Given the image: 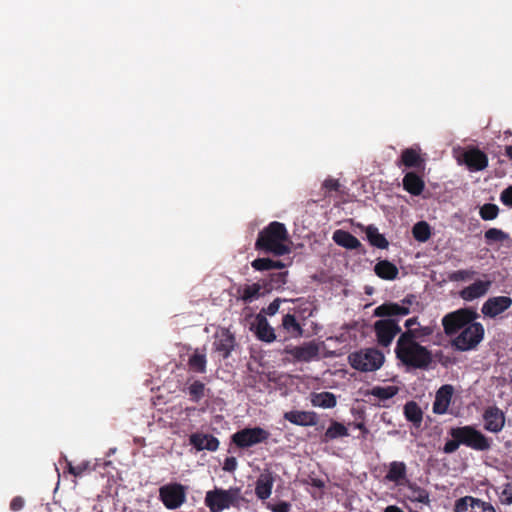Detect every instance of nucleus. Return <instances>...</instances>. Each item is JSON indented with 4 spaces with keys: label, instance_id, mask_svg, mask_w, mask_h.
I'll list each match as a JSON object with an SVG mask.
<instances>
[{
    "label": "nucleus",
    "instance_id": "obj_1",
    "mask_svg": "<svg viewBox=\"0 0 512 512\" xmlns=\"http://www.w3.org/2000/svg\"><path fill=\"white\" fill-rule=\"evenodd\" d=\"M413 295H409L402 300V303L385 302L374 309L375 317L387 318L380 319L374 323V331L377 342L382 347L391 345L395 336L401 333V327L394 316H406L410 313L409 306L412 304Z\"/></svg>",
    "mask_w": 512,
    "mask_h": 512
},
{
    "label": "nucleus",
    "instance_id": "obj_2",
    "mask_svg": "<svg viewBox=\"0 0 512 512\" xmlns=\"http://www.w3.org/2000/svg\"><path fill=\"white\" fill-rule=\"evenodd\" d=\"M451 439L444 444L442 451L445 454L456 452L460 445L475 451H488L492 447V439L483 434L473 425L457 426L449 429Z\"/></svg>",
    "mask_w": 512,
    "mask_h": 512
},
{
    "label": "nucleus",
    "instance_id": "obj_3",
    "mask_svg": "<svg viewBox=\"0 0 512 512\" xmlns=\"http://www.w3.org/2000/svg\"><path fill=\"white\" fill-rule=\"evenodd\" d=\"M451 439L444 444L442 451L445 454L456 452L460 445L475 451H488L492 447V439L483 434L473 425L457 426L449 429Z\"/></svg>",
    "mask_w": 512,
    "mask_h": 512
},
{
    "label": "nucleus",
    "instance_id": "obj_4",
    "mask_svg": "<svg viewBox=\"0 0 512 512\" xmlns=\"http://www.w3.org/2000/svg\"><path fill=\"white\" fill-rule=\"evenodd\" d=\"M410 332H403L399 336L395 354L405 366L414 369H427L433 361L432 353L418 341H412Z\"/></svg>",
    "mask_w": 512,
    "mask_h": 512
},
{
    "label": "nucleus",
    "instance_id": "obj_5",
    "mask_svg": "<svg viewBox=\"0 0 512 512\" xmlns=\"http://www.w3.org/2000/svg\"><path fill=\"white\" fill-rule=\"evenodd\" d=\"M290 244L285 225L277 221L271 222L258 235V249H264L276 256L289 254L291 252Z\"/></svg>",
    "mask_w": 512,
    "mask_h": 512
},
{
    "label": "nucleus",
    "instance_id": "obj_6",
    "mask_svg": "<svg viewBox=\"0 0 512 512\" xmlns=\"http://www.w3.org/2000/svg\"><path fill=\"white\" fill-rule=\"evenodd\" d=\"M350 365L362 372L378 370L384 363V355L376 348L361 349L348 356Z\"/></svg>",
    "mask_w": 512,
    "mask_h": 512
},
{
    "label": "nucleus",
    "instance_id": "obj_7",
    "mask_svg": "<svg viewBox=\"0 0 512 512\" xmlns=\"http://www.w3.org/2000/svg\"><path fill=\"white\" fill-rule=\"evenodd\" d=\"M485 334L484 326L480 322H474L465 327L451 341L452 347L460 352L471 351L477 348Z\"/></svg>",
    "mask_w": 512,
    "mask_h": 512
},
{
    "label": "nucleus",
    "instance_id": "obj_8",
    "mask_svg": "<svg viewBox=\"0 0 512 512\" xmlns=\"http://www.w3.org/2000/svg\"><path fill=\"white\" fill-rule=\"evenodd\" d=\"M477 317L478 314L473 308H460L450 312L442 318L444 332L448 336L455 335L458 331L474 323Z\"/></svg>",
    "mask_w": 512,
    "mask_h": 512
},
{
    "label": "nucleus",
    "instance_id": "obj_9",
    "mask_svg": "<svg viewBox=\"0 0 512 512\" xmlns=\"http://www.w3.org/2000/svg\"><path fill=\"white\" fill-rule=\"evenodd\" d=\"M236 499V492L215 488L206 492L204 502L210 512H222L223 510L230 508Z\"/></svg>",
    "mask_w": 512,
    "mask_h": 512
},
{
    "label": "nucleus",
    "instance_id": "obj_10",
    "mask_svg": "<svg viewBox=\"0 0 512 512\" xmlns=\"http://www.w3.org/2000/svg\"><path fill=\"white\" fill-rule=\"evenodd\" d=\"M159 498L167 509L175 510L186 500L185 487L180 483L166 484L160 487Z\"/></svg>",
    "mask_w": 512,
    "mask_h": 512
},
{
    "label": "nucleus",
    "instance_id": "obj_11",
    "mask_svg": "<svg viewBox=\"0 0 512 512\" xmlns=\"http://www.w3.org/2000/svg\"><path fill=\"white\" fill-rule=\"evenodd\" d=\"M453 512H497L491 502L466 495L455 500Z\"/></svg>",
    "mask_w": 512,
    "mask_h": 512
},
{
    "label": "nucleus",
    "instance_id": "obj_12",
    "mask_svg": "<svg viewBox=\"0 0 512 512\" xmlns=\"http://www.w3.org/2000/svg\"><path fill=\"white\" fill-rule=\"evenodd\" d=\"M236 345L235 336L226 328L217 330L214 334L213 351L221 358L226 359L230 356Z\"/></svg>",
    "mask_w": 512,
    "mask_h": 512
},
{
    "label": "nucleus",
    "instance_id": "obj_13",
    "mask_svg": "<svg viewBox=\"0 0 512 512\" xmlns=\"http://www.w3.org/2000/svg\"><path fill=\"white\" fill-rule=\"evenodd\" d=\"M482 418L484 421V429L491 433H499L505 426V414L497 406L487 407Z\"/></svg>",
    "mask_w": 512,
    "mask_h": 512
},
{
    "label": "nucleus",
    "instance_id": "obj_14",
    "mask_svg": "<svg viewBox=\"0 0 512 512\" xmlns=\"http://www.w3.org/2000/svg\"><path fill=\"white\" fill-rule=\"evenodd\" d=\"M512 306V298L508 296H495L487 299L481 312L490 318H495Z\"/></svg>",
    "mask_w": 512,
    "mask_h": 512
},
{
    "label": "nucleus",
    "instance_id": "obj_15",
    "mask_svg": "<svg viewBox=\"0 0 512 512\" xmlns=\"http://www.w3.org/2000/svg\"><path fill=\"white\" fill-rule=\"evenodd\" d=\"M285 353L300 362H310L319 354V348L314 342L304 343L301 346L286 347Z\"/></svg>",
    "mask_w": 512,
    "mask_h": 512
},
{
    "label": "nucleus",
    "instance_id": "obj_16",
    "mask_svg": "<svg viewBox=\"0 0 512 512\" xmlns=\"http://www.w3.org/2000/svg\"><path fill=\"white\" fill-rule=\"evenodd\" d=\"M397 166L423 170L425 168V159L420 155V148L410 147L402 150Z\"/></svg>",
    "mask_w": 512,
    "mask_h": 512
},
{
    "label": "nucleus",
    "instance_id": "obj_17",
    "mask_svg": "<svg viewBox=\"0 0 512 512\" xmlns=\"http://www.w3.org/2000/svg\"><path fill=\"white\" fill-rule=\"evenodd\" d=\"M463 161L470 171H481L488 166L487 155L478 148L467 150L463 154Z\"/></svg>",
    "mask_w": 512,
    "mask_h": 512
},
{
    "label": "nucleus",
    "instance_id": "obj_18",
    "mask_svg": "<svg viewBox=\"0 0 512 512\" xmlns=\"http://www.w3.org/2000/svg\"><path fill=\"white\" fill-rule=\"evenodd\" d=\"M283 417L298 426H315L318 423V415L314 411L291 410L285 412Z\"/></svg>",
    "mask_w": 512,
    "mask_h": 512
},
{
    "label": "nucleus",
    "instance_id": "obj_19",
    "mask_svg": "<svg viewBox=\"0 0 512 512\" xmlns=\"http://www.w3.org/2000/svg\"><path fill=\"white\" fill-rule=\"evenodd\" d=\"M189 444L197 451L208 450L214 452L219 447V440L213 435L196 432L189 436Z\"/></svg>",
    "mask_w": 512,
    "mask_h": 512
},
{
    "label": "nucleus",
    "instance_id": "obj_20",
    "mask_svg": "<svg viewBox=\"0 0 512 512\" xmlns=\"http://www.w3.org/2000/svg\"><path fill=\"white\" fill-rule=\"evenodd\" d=\"M453 391V387L448 384L443 385L438 389L432 408L435 414L442 415L447 412L451 403Z\"/></svg>",
    "mask_w": 512,
    "mask_h": 512
},
{
    "label": "nucleus",
    "instance_id": "obj_21",
    "mask_svg": "<svg viewBox=\"0 0 512 512\" xmlns=\"http://www.w3.org/2000/svg\"><path fill=\"white\" fill-rule=\"evenodd\" d=\"M188 370L197 374L207 372V356L205 348H196L189 355L187 360Z\"/></svg>",
    "mask_w": 512,
    "mask_h": 512
},
{
    "label": "nucleus",
    "instance_id": "obj_22",
    "mask_svg": "<svg viewBox=\"0 0 512 512\" xmlns=\"http://www.w3.org/2000/svg\"><path fill=\"white\" fill-rule=\"evenodd\" d=\"M491 286V281L477 280L460 291V297L465 301H473L484 296Z\"/></svg>",
    "mask_w": 512,
    "mask_h": 512
},
{
    "label": "nucleus",
    "instance_id": "obj_23",
    "mask_svg": "<svg viewBox=\"0 0 512 512\" xmlns=\"http://www.w3.org/2000/svg\"><path fill=\"white\" fill-rule=\"evenodd\" d=\"M385 479L397 485H404L408 482L406 464L402 461H392L389 464Z\"/></svg>",
    "mask_w": 512,
    "mask_h": 512
},
{
    "label": "nucleus",
    "instance_id": "obj_24",
    "mask_svg": "<svg viewBox=\"0 0 512 512\" xmlns=\"http://www.w3.org/2000/svg\"><path fill=\"white\" fill-rule=\"evenodd\" d=\"M403 188L413 196H419L425 189L423 178L416 172H407L402 179Z\"/></svg>",
    "mask_w": 512,
    "mask_h": 512
},
{
    "label": "nucleus",
    "instance_id": "obj_25",
    "mask_svg": "<svg viewBox=\"0 0 512 512\" xmlns=\"http://www.w3.org/2000/svg\"><path fill=\"white\" fill-rule=\"evenodd\" d=\"M333 241L346 249L357 250L362 248L361 242L350 232L338 229L333 233Z\"/></svg>",
    "mask_w": 512,
    "mask_h": 512
},
{
    "label": "nucleus",
    "instance_id": "obj_26",
    "mask_svg": "<svg viewBox=\"0 0 512 512\" xmlns=\"http://www.w3.org/2000/svg\"><path fill=\"white\" fill-rule=\"evenodd\" d=\"M275 476L272 472L265 470L258 476V499L267 500L271 495Z\"/></svg>",
    "mask_w": 512,
    "mask_h": 512
},
{
    "label": "nucleus",
    "instance_id": "obj_27",
    "mask_svg": "<svg viewBox=\"0 0 512 512\" xmlns=\"http://www.w3.org/2000/svg\"><path fill=\"white\" fill-rule=\"evenodd\" d=\"M349 432L347 427L335 420H331V423L325 433L321 436L322 443H328L338 438L348 437Z\"/></svg>",
    "mask_w": 512,
    "mask_h": 512
},
{
    "label": "nucleus",
    "instance_id": "obj_28",
    "mask_svg": "<svg viewBox=\"0 0 512 512\" xmlns=\"http://www.w3.org/2000/svg\"><path fill=\"white\" fill-rule=\"evenodd\" d=\"M375 274L384 280H394L399 274L397 266L388 260H380L374 266Z\"/></svg>",
    "mask_w": 512,
    "mask_h": 512
},
{
    "label": "nucleus",
    "instance_id": "obj_29",
    "mask_svg": "<svg viewBox=\"0 0 512 512\" xmlns=\"http://www.w3.org/2000/svg\"><path fill=\"white\" fill-rule=\"evenodd\" d=\"M398 391L397 386H375L367 392V395L374 396L379 400L378 404L385 407V402L393 398Z\"/></svg>",
    "mask_w": 512,
    "mask_h": 512
},
{
    "label": "nucleus",
    "instance_id": "obj_30",
    "mask_svg": "<svg viewBox=\"0 0 512 512\" xmlns=\"http://www.w3.org/2000/svg\"><path fill=\"white\" fill-rule=\"evenodd\" d=\"M232 440L240 448L252 446L256 443V428L238 431L232 436Z\"/></svg>",
    "mask_w": 512,
    "mask_h": 512
},
{
    "label": "nucleus",
    "instance_id": "obj_31",
    "mask_svg": "<svg viewBox=\"0 0 512 512\" xmlns=\"http://www.w3.org/2000/svg\"><path fill=\"white\" fill-rule=\"evenodd\" d=\"M405 418L412 422L416 427H419L423 420V412L419 405L414 401H409L404 406Z\"/></svg>",
    "mask_w": 512,
    "mask_h": 512
},
{
    "label": "nucleus",
    "instance_id": "obj_32",
    "mask_svg": "<svg viewBox=\"0 0 512 512\" xmlns=\"http://www.w3.org/2000/svg\"><path fill=\"white\" fill-rule=\"evenodd\" d=\"M366 236L370 244L374 247L379 249H386L389 246V242L385 236L380 234L378 228L373 225H369L366 228Z\"/></svg>",
    "mask_w": 512,
    "mask_h": 512
},
{
    "label": "nucleus",
    "instance_id": "obj_33",
    "mask_svg": "<svg viewBox=\"0 0 512 512\" xmlns=\"http://www.w3.org/2000/svg\"><path fill=\"white\" fill-rule=\"evenodd\" d=\"M311 403L315 407L333 408L337 404L336 397L331 392H321L313 395Z\"/></svg>",
    "mask_w": 512,
    "mask_h": 512
},
{
    "label": "nucleus",
    "instance_id": "obj_34",
    "mask_svg": "<svg viewBox=\"0 0 512 512\" xmlns=\"http://www.w3.org/2000/svg\"><path fill=\"white\" fill-rule=\"evenodd\" d=\"M186 391L192 402L199 403L205 397V392L209 391V389L206 388L202 381L194 380L187 386Z\"/></svg>",
    "mask_w": 512,
    "mask_h": 512
},
{
    "label": "nucleus",
    "instance_id": "obj_35",
    "mask_svg": "<svg viewBox=\"0 0 512 512\" xmlns=\"http://www.w3.org/2000/svg\"><path fill=\"white\" fill-rule=\"evenodd\" d=\"M275 332L266 321V318L258 313V340L272 342L275 340Z\"/></svg>",
    "mask_w": 512,
    "mask_h": 512
},
{
    "label": "nucleus",
    "instance_id": "obj_36",
    "mask_svg": "<svg viewBox=\"0 0 512 512\" xmlns=\"http://www.w3.org/2000/svg\"><path fill=\"white\" fill-rule=\"evenodd\" d=\"M485 242L488 245H493L495 243H504L510 239L508 233L504 232L498 228H489L485 231L484 234Z\"/></svg>",
    "mask_w": 512,
    "mask_h": 512
},
{
    "label": "nucleus",
    "instance_id": "obj_37",
    "mask_svg": "<svg viewBox=\"0 0 512 512\" xmlns=\"http://www.w3.org/2000/svg\"><path fill=\"white\" fill-rule=\"evenodd\" d=\"M413 237L419 242H426L431 237L430 225L425 221L417 222L412 228Z\"/></svg>",
    "mask_w": 512,
    "mask_h": 512
},
{
    "label": "nucleus",
    "instance_id": "obj_38",
    "mask_svg": "<svg viewBox=\"0 0 512 512\" xmlns=\"http://www.w3.org/2000/svg\"><path fill=\"white\" fill-rule=\"evenodd\" d=\"M283 327L291 334L301 336L302 335V327L296 320L295 316L292 314H286L282 319Z\"/></svg>",
    "mask_w": 512,
    "mask_h": 512
},
{
    "label": "nucleus",
    "instance_id": "obj_39",
    "mask_svg": "<svg viewBox=\"0 0 512 512\" xmlns=\"http://www.w3.org/2000/svg\"><path fill=\"white\" fill-rule=\"evenodd\" d=\"M496 494L498 495L499 501L503 505H511L512 504V482H507L502 486H498L496 489Z\"/></svg>",
    "mask_w": 512,
    "mask_h": 512
},
{
    "label": "nucleus",
    "instance_id": "obj_40",
    "mask_svg": "<svg viewBox=\"0 0 512 512\" xmlns=\"http://www.w3.org/2000/svg\"><path fill=\"white\" fill-rule=\"evenodd\" d=\"M499 207L496 204L486 203L480 207L479 215L485 221L494 220L498 217Z\"/></svg>",
    "mask_w": 512,
    "mask_h": 512
},
{
    "label": "nucleus",
    "instance_id": "obj_41",
    "mask_svg": "<svg viewBox=\"0 0 512 512\" xmlns=\"http://www.w3.org/2000/svg\"><path fill=\"white\" fill-rule=\"evenodd\" d=\"M435 331V326L428 325V326H420L418 328H415L414 330H409L408 332L411 333L412 341H425L426 337L431 336Z\"/></svg>",
    "mask_w": 512,
    "mask_h": 512
},
{
    "label": "nucleus",
    "instance_id": "obj_42",
    "mask_svg": "<svg viewBox=\"0 0 512 512\" xmlns=\"http://www.w3.org/2000/svg\"><path fill=\"white\" fill-rule=\"evenodd\" d=\"M285 264L280 260L270 258H258V271H268L272 269H283Z\"/></svg>",
    "mask_w": 512,
    "mask_h": 512
},
{
    "label": "nucleus",
    "instance_id": "obj_43",
    "mask_svg": "<svg viewBox=\"0 0 512 512\" xmlns=\"http://www.w3.org/2000/svg\"><path fill=\"white\" fill-rule=\"evenodd\" d=\"M412 495L410 499L412 501H416L422 504H429L430 497L429 493L426 489L418 487V486H410Z\"/></svg>",
    "mask_w": 512,
    "mask_h": 512
},
{
    "label": "nucleus",
    "instance_id": "obj_44",
    "mask_svg": "<svg viewBox=\"0 0 512 512\" xmlns=\"http://www.w3.org/2000/svg\"><path fill=\"white\" fill-rule=\"evenodd\" d=\"M67 470L73 476L81 477L86 471L91 470L90 462L82 461L77 465H73L71 462H67Z\"/></svg>",
    "mask_w": 512,
    "mask_h": 512
},
{
    "label": "nucleus",
    "instance_id": "obj_45",
    "mask_svg": "<svg viewBox=\"0 0 512 512\" xmlns=\"http://www.w3.org/2000/svg\"><path fill=\"white\" fill-rule=\"evenodd\" d=\"M476 272L474 270H457L448 275V279L452 282L466 281L472 279Z\"/></svg>",
    "mask_w": 512,
    "mask_h": 512
},
{
    "label": "nucleus",
    "instance_id": "obj_46",
    "mask_svg": "<svg viewBox=\"0 0 512 512\" xmlns=\"http://www.w3.org/2000/svg\"><path fill=\"white\" fill-rule=\"evenodd\" d=\"M264 505L272 512H290L291 504L286 501H264Z\"/></svg>",
    "mask_w": 512,
    "mask_h": 512
},
{
    "label": "nucleus",
    "instance_id": "obj_47",
    "mask_svg": "<svg viewBox=\"0 0 512 512\" xmlns=\"http://www.w3.org/2000/svg\"><path fill=\"white\" fill-rule=\"evenodd\" d=\"M256 297V283L244 288L242 299L244 302H251Z\"/></svg>",
    "mask_w": 512,
    "mask_h": 512
},
{
    "label": "nucleus",
    "instance_id": "obj_48",
    "mask_svg": "<svg viewBox=\"0 0 512 512\" xmlns=\"http://www.w3.org/2000/svg\"><path fill=\"white\" fill-rule=\"evenodd\" d=\"M500 201L505 206L512 208V185L508 186L501 192Z\"/></svg>",
    "mask_w": 512,
    "mask_h": 512
},
{
    "label": "nucleus",
    "instance_id": "obj_49",
    "mask_svg": "<svg viewBox=\"0 0 512 512\" xmlns=\"http://www.w3.org/2000/svg\"><path fill=\"white\" fill-rule=\"evenodd\" d=\"M323 188L328 191V192H332V191H338L339 188H340V183L337 179H334V178H328L326 179L324 182H323Z\"/></svg>",
    "mask_w": 512,
    "mask_h": 512
},
{
    "label": "nucleus",
    "instance_id": "obj_50",
    "mask_svg": "<svg viewBox=\"0 0 512 512\" xmlns=\"http://www.w3.org/2000/svg\"><path fill=\"white\" fill-rule=\"evenodd\" d=\"M25 505V500L21 496L14 497L10 502V509L14 512L20 511Z\"/></svg>",
    "mask_w": 512,
    "mask_h": 512
},
{
    "label": "nucleus",
    "instance_id": "obj_51",
    "mask_svg": "<svg viewBox=\"0 0 512 512\" xmlns=\"http://www.w3.org/2000/svg\"><path fill=\"white\" fill-rule=\"evenodd\" d=\"M286 276L287 272H278L276 274H273L272 281L275 282V284H271V288H274L275 286L279 287L280 285L285 284Z\"/></svg>",
    "mask_w": 512,
    "mask_h": 512
},
{
    "label": "nucleus",
    "instance_id": "obj_52",
    "mask_svg": "<svg viewBox=\"0 0 512 512\" xmlns=\"http://www.w3.org/2000/svg\"><path fill=\"white\" fill-rule=\"evenodd\" d=\"M279 306H280V300L279 299H275L273 302H271L267 308H263L262 309V312L267 314V315H274L278 309H279Z\"/></svg>",
    "mask_w": 512,
    "mask_h": 512
},
{
    "label": "nucleus",
    "instance_id": "obj_53",
    "mask_svg": "<svg viewBox=\"0 0 512 512\" xmlns=\"http://www.w3.org/2000/svg\"><path fill=\"white\" fill-rule=\"evenodd\" d=\"M237 461L234 457H227L224 461L223 469L228 472H233L236 469Z\"/></svg>",
    "mask_w": 512,
    "mask_h": 512
},
{
    "label": "nucleus",
    "instance_id": "obj_54",
    "mask_svg": "<svg viewBox=\"0 0 512 512\" xmlns=\"http://www.w3.org/2000/svg\"><path fill=\"white\" fill-rule=\"evenodd\" d=\"M415 325H419L418 317L415 316V317L407 319L405 321L406 331L414 330L415 328H413V326H415Z\"/></svg>",
    "mask_w": 512,
    "mask_h": 512
},
{
    "label": "nucleus",
    "instance_id": "obj_55",
    "mask_svg": "<svg viewBox=\"0 0 512 512\" xmlns=\"http://www.w3.org/2000/svg\"><path fill=\"white\" fill-rule=\"evenodd\" d=\"M309 484L318 489H322L325 486V483L322 479L319 478H311Z\"/></svg>",
    "mask_w": 512,
    "mask_h": 512
},
{
    "label": "nucleus",
    "instance_id": "obj_56",
    "mask_svg": "<svg viewBox=\"0 0 512 512\" xmlns=\"http://www.w3.org/2000/svg\"><path fill=\"white\" fill-rule=\"evenodd\" d=\"M355 427L357 429L361 430L363 437H365L366 434H368V432H369L363 422L355 423Z\"/></svg>",
    "mask_w": 512,
    "mask_h": 512
},
{
    "label": "nucleus",
    "instance_id": "obj_57",
    "mask_svg": "<svg viewBox=\"0 0 512 512\" xmlns=\"http://www.w3.org/2000/svg\"><path fill=\"white\" fill-rule=\"evenodd\" d=\"M268 436V433L258 427V443L264 441Z\"/></svg>",
    "mask_w": 512,
    "mask_h": 512
},
{
    "label": "nucleus",
    "instance_id": "obj_58",
    "mask_svg": "<svg viewBox=\"0 0 512 512\" xmlns=\"http://www.w3.org/2000/svg\"><path fill=\"white\" fill-rule=\"evenodd\" d=\"M384 512H404V511L396 505H389L384 509Z\"/></svg>",
    "mask_w": 512,
    "mask_h": 512
},
{
    "label": "nucleus",
    "instance_id": "obj_59",
    "mask_svg": "<svg viewBox=\"0 0 512 512\" xmlns=\"http://www.w3.org/2000/svg\"><path fill=\"white\" fill-rule=\"evenodd\" d=\"M246 316L250 317V320H249L250 330L256 334V318L252 319L251 315L248 313L246 314Z\"/></svg>",
    "mask_w": 512,
    "mask_h": 512
},
{
    "label": "nucleus",
    "instance_id": "obj_60",
    "mask_svg": "<svg viewBox=\"0 0 512 512\" xmlns=\"http://www.w3.org/2000/svg\"><path fill=\"white\" fill-rule=\"evenodd\" d=\"M505 155L508 157V159L512 162V145H507L505 147Z\"/></svg>",
    "mask_w": 512,
    "mask_h": 512
},
{
    "label": "nucleus",
    "instance_id": "obj_61",
    "mask_svg": "<svg viewBox=\"0 0 512 512\" xmlns=\"http://www.w3.org/2000/svg\"><path fill=\"white\" fill-rule=\"evenodd\" d=\"M251 266H252V268H254L256 270V259L251 261Z\"/></svg>",
    "mask_w": 512,
    "mask_h": 512
},
{
    "label": "nucleus",
    "instance_id": "obj_62",
    "mask_svg": "<svg viewBox=\"0 0 512 512\" xmlns=\"http://www.w3.org/2000/svg\"><path fill=\"white\" fill-rule=\"evenodd\" d=\"M260 288H261V285H260V283L258 282V286H257L258 293L260 292Z\"/></svg>",
    "mask_w": 512,
    "mask_h": 512
}]
</instances>
